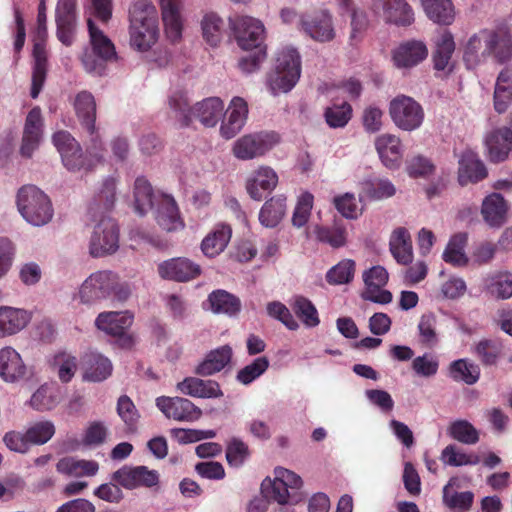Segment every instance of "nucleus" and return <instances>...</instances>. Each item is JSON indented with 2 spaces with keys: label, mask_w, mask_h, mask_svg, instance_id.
Instances as JSON below:
<instances>
[{
  "label": "nucleus",
  "mask_w": 512,
  "mask_h": 512,
  "mask_svg": "<svg viewBox=\"0 0 512 512\" xmlns=\"http://www.w3.org/2000/svg\"><path fill=\"white\" fill-rule=\"evenodd\" d=\"M279 142L276 133H252L238 138L232 145V154L239 160H252L271 150Z\"/></svg>",
  "instance_id": "10"
},
{
  "label": "nucleus",
  "mask_w": 512,
  "mask_h": 512,
  "mask_svg": "<svg viewBox=\"0 0 512 512\" xmlns=\"http://www.w3.org/2000/svg\"><path fill=\"white\" fill-rule=\"evenodd\" d=\"M290 306L305 327L314 328L319 325L318 311L308 298L296 295L290 300Z\"/></svg>",
  "instance_id": "53"
},
{
  "label": "nucleus",
  "mask_w": 512,
  "mask_h": 512,
  "mask_svg": "<svg viewBox=\"0 0 512 512\" xmlns=\"http://www.w3.org/2000/svg\"><path fill=\"white\" fill-rule=\"evenodd\" d=\"M134 320L129 311H107L100 313L95 319V326L105 334L119 339L122 346L133 344V337L128 333Z\"/></svg>",
  "instance_id": "11"
},
{
  "label": "nucleus",
  "mask_w": 512,
  "mask_h": 512,
  "mask_svg": "<svg viewBox=\"0 0 512 512\" xmlns=\"http://www.w3.org/2000/svg\"><path fill=\"white\" fill-rule=\"evenodd\" d=\"M43 136V118L41 109L34 107L27 115L24 125L21 154L31 157L38 149Z\"/></svg>",
  "instance_id": "26"
},
{
  "label": "nucleus",
  "mask_w": 512,
  "mask_h": 512,
  "mask_svg": "<svg viewBox=\"0 0 512 512\" xmlns=\"http://www.w3.org/2000/svg\"><path fill=\"white\" fill-rule=\"evenodd\" d=\"M427 55L428 49L422 41L410 40L392 51V61L398 69H411L426 59Z\"/></svg>",
  "instance_id": "25"
},
{
  "label": "nucleus",
  "mask_w": 512,
  "mask_h": 512,
  "mask_svg": "<svg viewBox=\"0 0 512 512\" xmlns=\"http://www.w3.org/2000/svg\"><path fill=\"white\" fill-rule=\"evenodd\" d=\"M485 32L472 35L465 45L463 58L469 69H474L489 56V52L485 51Z\"/></svg>",
  "instance_id": "51"
},
{
  "label": "nucleus",
  "mask_w": 512,
  "mask_h": 512,
  "mask_svg": "<svg viewBox=\"0 0 512 512\" xmlns=\"http://www.w3.org/2000/svg\"><path fill=\"white\" fill-rule=\"evenodd\" d=\"M73 107L77 118L92 136V141L94 142L93 147L88 150V153L95 158L96 161H100L103 155L98 152L101 147L100 145L98 146L96 142V101L93 94L86 90L78 92L74 97Z\"/></svg>",
  "instance_id": "15"
},
{
  "label": "nucleus",
  "mask_w": 512,
  "mask_h": 512,
  "mask_svg": "<svg viewBox=\"0 0 512 512\" xmlns=\"http://www.w3.org/2000/svg\"><path fill=\"white\" fill-rule=\"evenodd\" d=\"M299 30L320 43L330 42L336 36L332 14L327 10L303 14L299 20Z\"/></svg>",
  "instance_id": "12"
},
{
  "label": "nucleus",
  "mask_w": 512,
  "mask_h": 512,
  "mask_svg": "<svg viewBox=\"0 0 512 512\" xmlns=\"http://www.w3.org/2000/svg\"><path fill=\"white\" fill-rule=\"evenodd\" d=\"M207 304L209 309L215 314L234 316L241 309L239 298L225 290H216L210 293Z\"/></svg>",
  "instance_id": "45"
},
{
  "label": "nucleus",
  "mask_w": 512,
  "mask_h": 512,
  "mask_svg": "<svg viewBox=\"0 0 512 512\" xmlns=\"http://www.w3.org/2000/svg\"><path fill=\"white\" fill-rule=\"evenodd\" d=\"M16 203L21 216L33 226H44L53 218L54 210L49 197L34 185L20 188Z\"/></svg>",
  "instance_id": "5"
},
{
  "label": "nucleus",
  "mask_w": 512,
  "mask_h": 512,
  "mask_svg": "<svg viewBox=\"0 0 512 512\" xmlns=\"http://www.w3.org/2000/svg\"><path fill=\"white\" fill-rule=\"evenodd\" d=\"M117 286V274L108 270L96 271L83 281L78 296L82 303L91 304L108 298Z\"/></svg>",
  "instance_id": "9"
},
{
  "label": "nucleus",
  "mask_w": 512,
  "mask_h": 512,
  "mask_svg": "<svg viewBox=\"0 0 512 512\" xmlns=\"http://www.w3.org/2000/svg\"><path fill=\"white\" fill-rule=\"evenodd\" d=\"M373 6L382 9L386 22L407 26L414 21L413 9L406 0H373Z\"/></svg>",
  "instance_id": "30"
},
{
  "label": "nucleus",
  "mask_w": 512,
  "mask_h": 512,
  "mask_svg": "<svg viewBox=\"0 0 512 512\" xmlns=\"http://www.w3.org/2000/svg\"><path fill=\"white\" fill-rule=\"evenodd\" d=\"M120 247V230L111 217H102L93 227L88 251L93 258H102L115 254Z\"/></svg>",
  "instance_id": "6"
},
{
  "label": "nucleus",
  "mask_w": 512,
  "mask_h": 512,
  "mask_svg": "<svg viewBox=\"0 0 512 512\" xmlns=\"http://www.w3.org/2000/svg\"><path fill=\"white\" fill-rule=\"evenodd\" d=\"M224 113V103L219 97H209L191 107V121L197 119L205 127H215Z\"/></svg>",
  "instance_id": "33"
},
{
  "label": "nucleus",
  "mask_w": 512,
  "mask_h": 512,
  "mask_svg": "<svg viewBox=\"0 0 512 512\" xmlns=\"http://www.w3.org/2000/svg\"><path fill=\"white\" fill-rule=\"evenodd\" d=\"M278 181V174L273 168L259 166L247 179L246 190L253 200L260 201L277 187Z\"/></svg>",
  "instance_id": "24"
},
{
  "label": "nucleus",
  "mask_w": 512,
  "mask_h": 512,
  "mask_svg": "<svg viewBox=\"0 0 512 512\" xmlns=\"http://www.w3.org/2000/svg\"><path fill=\"white\" fill-rule=\"evenodd\" d=\"M426 16L439 25H450L455 19V7L451 0H420Z\"/></svg>",
  "instance_id": "42"
},
{
  "label": "nucleus",
  "mask_w": 512,
  "mask_h": 512,
  "mask_svg": "<svg viewBox=\"0 0 512 512\" xmlns=\"http://www.w3.org/2000/svg\"><path fill=\"white\" fill-rule=\"evenodd\" d=\"M238 46L243 50L263 49L265 27L261 20L241 15L229 19Z\"/></svg>",
  "instance_id": "8"
},
{
  "label": "nucleus",
  "mask_w": 512,
  "mask_h": 512,
  "mask_svg": "<svg viewBox=\"0 0 512 512\" xmlns=\"http://www.w3.org/2000/svg\"><path fill=\"white\" fill-rule=\"evenodd\" d=\"M440 460L444 465L459 467L477 465L480 462V457L475 453L465 452L456 445L450 444L442 450Z\"/></svg>",
  "instance_id": "55"
},
{
  "label": "nucleus",
  "mask_w": 512,
  "mask_h": 512,
  "mask_svg": "<svg viewBox=\"0 0 512 512\" xmlns=\"http://www.w3.org/2000/svg\"><path fill=\"white\" fill-rule=\"evenodd\" d=\"M361 186L363 195L374 200L389 198L396 193L395 186L385 178H369L364 180Z\"/></svg>",
  "instance_id": "57"
},
{
  "label": "nucleus",
  "mask_w": 512,
  "mask_h": 512,
  "mask_svg": "<svg viewBox=\"0 0 512 512\" xmlns=\"http://www.w3.org/2000/svg\"><path fill=\"white\" fill-rule=\"evenodd\" d=\"M355 273V262L344 259L330 268L326 274V280L332 285L346 284L352 281Z\"/></svg>",
  "instance_id": "63"
},
{
  "label": "nucleus",
  "mask_w": 512,
  "mask_h": 512,
  "mask_svg": "<svg viewBox=\"0 0 512 512\" xmlns=\"http://www.w3.org/2000/svg\"><path fill=\"white\" fill-rule=\"evenodd\" d=\"M134 209L139 215H145L154 204L155 195L151 184L144 177H137L133 187Z\"/></svg>",
  "instance_id": "52"
},
{
  "label": "nucleus",
  "mask_w": 512,
  "mask_h": 512,
  "mask_svg": "<svg viewBox=\"0 0 512 512\" xmlns=\"http://www.w3.org/2000/svg\"><path fill=\"white\" fill-rule=\"evenodd\" d=\"M389 250L398 264L409 265L412 263V241L406 228L397 227L392 231L389 239Z\"/></svg>",
  "instance_id": "39"
},
{
  "label": "nucleus",
  "mask_w": 512,
  "mask_h": 512,
  "mask_svg": "<svg viewBox=\"0 0 512 512\" xmlns=\"http://www.w3.org/2000/svg\"><path fill=\"white\" fill-rule=\"evenodd\" d=\"M484 288L496 298L508 299L512 297V273L503 271L488 275L484 279Z\"/></svg>",
  "instance_id": "49"
},
{
  "label": "nucleus",
  "mask_w": 512,
  "mask_h": 512,
  "mask_svg": "<svg viewBox=\"0 0 512 512\" xmlns=\"http://www.w3.org/2000/svg\"><path fill=\"white\" fill-rule=\"evenodd\" d=\"M324 116L329 127L343 128L352 117V107L347 101L333 102L325 109Z\"/></svg>",
  "instance_id": "59"
},
{
  "label": "nucleus",
  "mask_w": 512,
  "mask_h": 512,
  "mask_svg": "<svg viewBox=\"0 0 512 512\" xmlns=\"http://www.w3.org/2000/svg\"><path fill=\"white\" fill-rule=\"evenodd\" d=\"M301 76V56L293 46H284L275 56L273 69L266 78V87L273 96L289 93Z\"/></svg>",
  "instance_id": "2"
},
{
  "label": "nucleus",
  "mask_w": 512,
  "mask_h": 512,
  "mask_svg": "<svg viewBox=\"0 0 512 512\" xmlns=\"http://www.w3.org/2000/svg\"><path fill=\"white\" fill-rule=\"evenodd\" d=\"M160 38L159 13L150 0H137L129 10V45L147 53Z\"/></svg>",
  "instance_id": "1"
},
{
  "label": "nucleus",
  "mask_w": 512,
  "mask_h": 512,
  "mask_svg": "<svg viewBox=\"0 0 512 512\" xmlns=\"http://www.w3.org/2000/svg\"><path fill=\"white\" fill-rule=\"evenodd\" d=\"M156 221L166 231H176L184 227L175 199L167 194L158 198Z\"/></svg>",
  "instance_id": "35"
},
{
  "label": "nucleus",
  "mask_w": 512,
  "mask_h": 512,
  "mask_svg": "<svg viewBox=\"0 0 512 512\" xmlns=\"http://www.w3.org/2000/svg\"><path fill=\"white\" fill-rule=\"evenodd\" d=\"M117 185L118 179L116 177H106L95 194L97 205L103 207L105 210L112 209L116 202Z\"/></svg>",
  "instance_id": "62"
},
{
  "label": "nucleus",
  "mask_w": 512,
  "mask_h": 512,
  "mask_svg": "<svg viewBox=\"0 0 512 512\" xmlns=\"http://www.w3.org/2000/svg\"><path fill=\"white\" fill-rule=\"evenodd\" d=\"M200 30L206 45L216 48L224 39L226 28L223 18L213 11L205 12L200 20Z\"/></svg>",
  "instance_id": "38"
},
{
  "label": "nucleus",
  "mask_w": 512,
  "mask_h": 512,
  "mask_svg": "<svg viewBox=\"0 0 512 512\" xmlns=\"http://www.w3.org/2000/svg\"><path fill=\"white\" fill-rule=\"evenodd\" d=\"M77 21V0H58L55 8L56 35L63 45L73 44Z\"/></svg>",
  "instance_id": "16"
},
{
  "label": "nucleus",
  "mask_w": 512,
  "mask_h": 512,
  "mask_svg": "<svg viewBox=\"0 0 512 512\" xmlns=\"http://www.w3.org/2000/svg\"><path fill=\"white\" fill-rule=\"evenodd\" d=\"M232 235L231 227L225 223L216 224L203 238L201 251L204 256L214 258L220 255L227 247Z\"/></svg>",
  "instance_id": "37"
},
{
  "label": "nucleus",
  "mask_w": 512,
  "mask_h": 512,
  "mask_svg": "<svg viewBox=\"0 0 512 512\" xmlns=\"http://www.w3.org/2000/svg\"><path fill=\"white\" fill-rule=\"evenodd\" d=\"M458 181L465 186L469 183H477L488 175L487 169L476 152L465 150L458 160Z\"/></svg>",
  "instance_id": "29"
},
{
  "label": "nucleus",
  "mask_w": 512,
  "mask_h": 512,
  "mask_svg": "<svg viewBox=\"0 0 512 512\" xmlns=\"http://www.w3.org/2000/svg\"><path fill=\"white\" fill-rule=\"evenodd\" d=\"M303 481L295 472L284 467H276L273 478L267 477L262 482V492L266 497L280 505H293L303 498L301 491Z\"/></svg>",
  "instance_id": "4"
},
{
  "label": "nucleus",
  "mask_w": 512,
  "mask_h": 512,
  "mask_svg": "<svg viewBox=\"0 0 512 512\" xmlns=\"http://www.w3.org/2000/svg\"><path fill=\"white\" fill-rule=\"evenodd\" d=\"M51 367L61 382L68 383L78 369V361L71 353L60 352L54 355Z\"/></svg>",
  "instance_id": "56"
},
{
  "label": "nucleus",
  "mask_w": 512,
  "mask_h": 512,
  "mask_svg": "<svg viewBox=\"0 0 512 512\" xmlns=\"http://www.w3.org/2000/svg\"><path fill=\"white\" fill-rule=\"evenodd\" d=\"M508 211V202L500 193H491L482 201L481 215L492 228H500L507 221Z\"/></svg>",
  "instance_id": "31"
},
{
  "label": "nucleus",
  "mask_w": 512,
  "mask_h": 512,
  "mask_svg": "<svg viewBox=\"0 0 512 512\" xmlns=\"http://www.w3.org/2000/svg\"><path fill=\"white\" fill-rule=\"evenodd\" d=\"M389 114L393 123L403 131H414L424 121L422 106L406 95H398L390 101Z\"/></svg>",
  "instance_id": "7"
},
{
  "label": "nucleus",
  "mask_w": 512,
  "mask_h": 512,
  "mask_svg": "<svg viewBox=\"0 0 512 512\" xmlns=\"http://www.w3.org/2000/svg\"><path fill=\"white\" fill-rule=\"evenodd\" d=\"M36 36L34 38L33 57L34 67L32 75L31 97L37 98L46 77L47 53L45 48V38L47 35L46 23H37Z\"/></svg>",
  "instance_id": "21"
},
{
  "label": "nucleus",
  "mask_w": 512,
  "mask_h": 512,
  "mask_svg": "<svg viewBox=\"0 0 512 512\" xmlns=\"http://www.w3.org/2000/svg\"><path fill=\"white\" fill-rule=\"evenodd\" d=\"M26 374L21 355L11 346L0 349V377L6 382H16Z\"/></svg>",
  "instance_id": "34"
},
{
  "label": "nucleus",
  "mask_w": 512,
  "mask_h": 512,
  "mask_svg": "<svg viewBox=\"0 0 512 512\" xmlns=\"http://www.w3.org/2000/svg\"><path fill=\"white\" fill-rule=\"evenodd\" d=\"M232 348L224 345L210 351L205 359L197 366L196 372L199 375L209 376L221 371L231 360Z\"/></svg>",
  "instance_id": "44"
},
{
  "label": "nucleus",
  "mask_w": 512,
  "mask_h": 512,
  "mask_svg": "<svg viewBox=\"0 0 512 512\" xmlns=\"http://www.w3.org/2000/svg\"><path fill=\"white\" fill-rule=\"evenodd\" d=\"M454 50L455 42L452 34L449 31L439 33L435 39V51L433 53L434 68L438 71L447 69Z\"/></svg>",
  "instance_id": "48"
},
{
  "label": "nucleus",
  "mask_w": 512,
  "mask_h": 512,
  "mask_svg": "<svg viewBox=\"0 0 512 512\" xmlns=\"http://www.w3.org/2000/svg\"><path fill=\"white\" fill-rule=\"evenodd\" d=\"M158 2L165 38L169 43L177 45L183 39L185 28L182 0H158Z\"/></svg>",
  "instance_id": "14"
},
{
  "label": "nucleus",
  "mask_w": 512,
  "mask_h": 512,
  "mask_svg": "<svg viewBox=\"0 0 512 512\" xmlns=\"http://www.w3.org/2000/svg\"><path fill=\"white\" fill-rule=\"evenodd\" d=\"M176 389L181 394L195 398H218L223 395L217 382L196 377L185 378L177 383Z\"/></svg>",
  "instance_id": "36"
},
{
  "label": "nucleus",
  "mask_w": 512,
  "mask_h": 512,
  "mask_svg": "<svg viewBox=\"0 0 512 512\" xmlns=\"http://www.w3.org/2000/svg\"><path fill=\"white\" fill-rule=\"evenodd\" d=\"M467 236L458 233L452 236L443 252V260L455 267H464L468 264V257L465 253Z\"/></svg>",
  "instance_id": "50"
},
{
  "label": "nucleus",
  "mask_w": 512,
  "mask_h": 512,
  "mask_svg": "<svg viewBox=\"0 0 512 512\" xmlns=\"http://www.w3.org/2000/svg\"><path fill=\"white\" fill-rule=\"evenodd\" d=\"M315 234L320 242L326 243L333 248H339L346 245L347 231L340 224H334L331 227H315Z\"/></svg>",
  "instance_id": "60"
},
{
  "label": "nucleus",
  "mask_w": 512,
  "mask_h": 512,
  "mask_svg": "<svg viewBox=\"0 0 512 512\" xmlns=\"http://www.w3.org/2000/svg\"><path fill=\"white\" fill-rule=\"evenodd\" d=\"M436 324L437 319L433 313H426L420 317L417 329L419 340L423 345L434 347L438 343Z\"/></svg>",
  "instance_id": "64"
},
{
  "label": "nucleus",
  "mask_w": 512,
  "mask_h": 512,
  "mask_svg": "<svg viewBox=\"0 0 512 512\" xmlns=\"http://www.w3.org/2000/svg\"><path fill=\"white\" fill-rule=\"evenodd\" d=\"M512 100V69L506 67L500 71L497 76L493 104L498 113H503L508 109Z\"/></svg>",
  "instance_id": "43"
},
{
  "label": "nucleus",
  "mask_w": 512,
  "mask_h": 512,
  "mask_svg": "<svg viewBox=\"0 0 512 512\" xmlns=\"http://www.w3.org/2000/svg\"><path fill=\"white\" fill-rule=\"evenodd\" d=\"M389 275L382 266H373L364 271L363 281L365 289L362 292V298L378 304H388L392 301L390 291L383 289L387 284Z\"/></svg>",
  "instance_id": "18"
},
{
  "label": "nucleus",
  "mask_w": 512,
  "mask_h": 512,
  "mask_svg": "<svg viewBox=\"0 0 512 512\" xmlns=\"http://www.w3.org/2000/svg\"><path fill=\"white\" fill-rule=\"evenodd\" d=\"M52 142L61 156L63 165L69 171L76 172L91 168V161L83 155L80 145L69 132H55Z\"/></svg>",
  "instance_id": "13"
},
{
  "label": "nucleus",
  "mask_w": 512,
  "mask_h": 512,
  "mask_svg": "<svg viewBox=\"0 0 512 512\" xmlns=\"http://www.w3.org/2000/svg\"><path fill=\"white\" fill-rule=\"evenodd\" d=\"M161 278L178 282H186L200 275V266L188 258H173L158 265Z\"/></svg>",
  "instance_id": "23"
},
{
  "label": "nucleus",
  "mask_w": 512,
  "mask_h": 512,
  "mask_svg": "<svg viewBox=\"0 0 512 512\" xmlns=\"http://www.w3.org/2000/svg\"><path fill=\"white\" fill-rule=\"evenodd\" d=\"M188 91L180 86L172 87L168 94V106L184 126L191 123V107Z\"/></svg>",
  "instance_id": "47"
},
{
  "label": "nucleus",
  "mask_w": 512,
  "mask_h": 512,
  "mask_svg": "<svg viewBox=\"0 0 512 512\" xmlns=\"http://www.w3.org/2000/svg\"><path fill=\"white\" fill-rule=\"evenodd\" d=\"M56 469L59 473L68 477L94 476L98 472L99 465L92 460L65 457L58 461Z\"/></svg>",
  "instance_id": "46"
},
{
  "label": "nucleus",
  "mask_w": 512,
  "mask_h": 512,
  "mask_svg": "<svg viewBox=\"0 0 512 512\" xmlns=\"http://www.w3.org/2000/svg\"><path fill=\"white\" fill-rule=\"evenodd\" d=\"M485 51L493 55L498 62L504 63L512 58V35L493 31L484 33Z\"/></svg>",
  "instance_id": "41"
},
{
  "label": "nucleus",
  "mask_w": 512,
  "mask_h": 512,
  "mask_svg": "<svg viewBox=\"0 0 512 512\" xmlns=\"http://www.w3.org/2000/svg\"><path fill=\"white\" fill-rule=\"evenodd\" d=\"M86 22L90 48L84 49L80 57L81 63L87 73L102 76L105 74L107 63L118 59L116 48L108 35L91 17H87Z\"/></svg>",
  "instance_id": "3"
},
{
  "label": "nucleus",
  "mask_w": 512,
  "mask_h": 512,
  "mask_svg": "<svg viewBox=\"0 0 512 512\" xmlns=\"http://www.w3.org/2000/svg\"><path fill=\"white\" fill-rule=\"evenodd\" d=\"M448 433L453 439L467 445H473L479 440L477 429L466 420H457L451 423Z\"/></svg>",
  "instance_id": "61"
},
{
  "label": "nucleus",
  "mask_w": 512,
  "mask_h": 512,
  "mask_svg": "<svg viewBox=\"0 0 512 512\" xmlns=\"http://www.w3.org/2000/svg\"><path fill=\"white\" fill-rule=\"evenodd\" d=\"M449 375L455 381H462L468 385L476 383L480 377V369L467 359H458L449 366Z\"/></svg>",
  "instance_id": "58"
},
{
  "label": "nucleus",
  "mask_w": 512,
  "mask_h": 512,
  "mask_svg": "<svg viewBox=\"0 0 512 512\" xmlns=\"http://www.w3.org/2000/svg\"><path fill=\"white\" fill-rule=\"evenodd\" d=\"M82 379L86 382H102L113 372L111 360L98 351L86 352L81 358Z\"/></svg>",
  "instance_id": "22"
},
{
  "label": "nucleus",
  "mask_w": 512,
  "mask_h": 512,
  "mask_svg": "<svg viewBox=\"0 0 512 512\" xmlns=\"http://www.w3.org/2000/svg\"><path fill=\"white\" fill-rule=\"evenodd\" d=\"M112 479L128 490L139 487L151 488L159 483V473L147 466L125 465L113 473Z\"/></svg>",
  "instance_id": "17"
},
{
  "label": "nucleus",
  "mask_w": 512,
  "mask_h": 512,
  "mask_svg": "<svg viewBox=\"0 0 512 512\" xmlns=\"http://www.w3.org/2000/svg\"><path fill=\"white\" fill-rule=\"evenodd\" d=\"M32 319L30 311L12 306H0V339L24 330Z\"/></svg>",
  "instance_id": "28"
},
{
  "label": "nucleus",
  "mask_w": 512,
  "mask_h": 512,
  "mask_svg": "<svg viewBox=\"0 0 512 512\" xmlns=\"http://www.w3.org/2000/svg\"><path fill=\"white\" fill-rule=\"evenodd\" d=\"M486 156L493 163L503 162L512 149V133L507 127L489 132L484 139Z\"/></svg>",
  "instance_id": "27"
},
{
  "label": "nucleus",
  "mask_w": 512,
  "mask_h": 512,
  "mask_svg": "<svg viewBox=\"0 0 512 512\" xmlns=\"http://www.w3.org/2000/svg\"><path fill=\"white\" fill-rule=\"evenodd\" d=\"M375 148L382 163L389 169L401 165L403 148L400 139L392 134H382L375 140Z\"/></svg>",
  "instance_id": "32"
},
{
  "label": "nucleus",
  "mask_w": 512,
  "mask_h": 512,
  "mask_svg": "<svg viewBox=\"0 0 512 512\" xmlns=\"http://www.w3.org/2000/svg\"><path fill=\"white\" fill-rule=\"evenodd\" d=\"M156 406L167 417L176 421L193 422L198 420L202 411L189 399L182 397L161 396L156 399Z\"/></svg>",
  "instance_id": "19"
},
{
  "label": "nucleus",
  "mask_w": 512,
  "mask_h": 512,
  "mask_svg": "<svg viewBox=\"0 0 512 512\" xmlns=\"http://www.w3.org/2000/svg\"><path fill=\"white\" fill-rule=\"evenodd\" d=\"M459 479L451 478L448 484L443 488V501L451 509L455 510H468L472 503L474 495L472 492H453L454 487H459Z\"/></svg>",
  "instance_id": "54"
},
{
  "label": "nucleus",
  "mask_w": 512,
  "mask_h": 512,
  "mask_svg": "<svg viewBox=\"0 0 512 512\" xmlns=\"http://www.w3.org/2000/svg\"><path fill=\"white\" fill-rule=\"evenodd\" d=\"M287 211V198L278 194L268 199L260 209L259 221L267 228L276 227L284 218Z\"/></svg>",
  "instance_id": "40"
},
{
  "label": "nucleus",
  "mask_w": 512,
  "mask_h": 512,
  "mask_svg": "<svg viewBox=\"0 0 512 512\" xmlns=\"http://www.w3.org/2000/svg\"><path fill=\"white\" fill-rule=\"evenodd\" d=\"M248 104L242 97L231 99L219 128L220 135L226 139L235 137L244 127L248 118Z\"/></svg>",
  "instance_id": "20"
}]
</instances>
